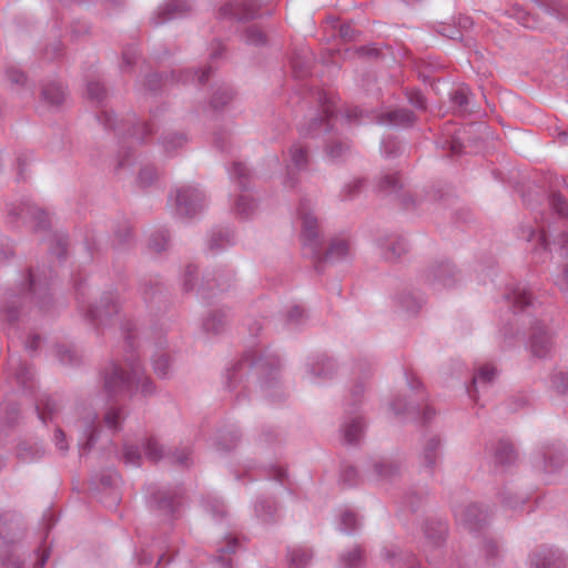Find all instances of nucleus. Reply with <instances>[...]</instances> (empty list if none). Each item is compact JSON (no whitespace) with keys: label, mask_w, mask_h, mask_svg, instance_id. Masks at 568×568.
I'll return each instance as SVG.
<instances>
[{"label":"nucleus","mask_w":568,"mask_h":568,"mask_svg":"<svg viewBox=\"0 0 568 568\" xmlns=\"http://www.w3.org/2000/svg\"><path fill=\"white\" fill-rule=\"evenodd\" d=\"M104 388L110 396L131 397L140 392L143 396L153 392V384L144 372L138 367H132L130 374L113 367L106 373L104 378Z\"/></svg>","instance_id":"7ed1b4c3"},{"label":"nucleus","mask_w":568,"mask_h":568,"mask_svg":"<svg viewBox=\"0 0 568 568\" xmlns=\"http://www.w3.org/2000/svg\"><path fill=\"white\" fill-rule=\"evenodd\" d=\"M292 70L296 78H304L310 72V63L306 59H301L297 54H295L291 59Z\"/></svg>","instance_id":"ea45409f"},{"label":"nucleus","mask_w":568,"mask_h":568,"mask_svg":"<svg viewBox=\"0 0 568 568\" xmlns=\"http://www.w3.org/2000/svg\"><path fill=\"white\" fill-rule=\"evenodd\" d=\"M439 446V439L432 438L427 443L425 450H424V460L427 466L432 467L435 465L436 458H437V448Z\"/></svg>","instance_id":"a19ab883"},{"label":"nucleus","mask_w":568,"mask_h":568,"mask_svg":"<svg viewBox=\"0 0 568 568\" xmlns=\"http://www.w3.org/2000/svg\"><path fill=\"white\" fill-rule=\"evenodd\" d=\"M297 215L302 222L301 242L303 254L314 262L317 270H320L322 262H338L351 257L352 247L346 237H335L326 250L323 248L318 221L312 212L310 201L302 200L300 202Z\"/></svg>","instance_id":"f257e3e1"},{"label":"nucleus","mask_w":568,"mask_h":568,"mask_svg":"<svg viewBox=\"0 0 568 568\" xmlns=\"http://www.w3.org/2000/svg\"><path fill=\"white\" fill-rule=\"evenodd\" d=\"M33 302L41 312H47L52 302L50 293V281L47 276L42 280L32 270L28 272V284L19 292L8 290L1 300V313L9 323L20 318L22 311L28 303Z\"/></svg>","instance_id":"f03ea898"},{"label":"nucleus","mask_w":568,"mask_h":568,"mask_svg":"<svg viewBox=\"0 0 568 568\" xmlns=\"http://www.w3.org/2000/svg\"><path fill=\"white\" fill-rule=\"evenodd\" d=\"M381 247L384 250L383 254L386 260L395 261L407 252V242L402 236L393 235L385 239Z\"/></svg>","instance_id":"f3484780"},{"label":"nucleus","mask_w":568,"mask_h":568,"mask_svg":"<svg viewBox=\"0 0 568 568\" xmlns=\"http://www.w3.org/2000/svg\"><path fill=\"white\" fill-rule=\"evenodd\" d=\"M144 452L145 456L152 462H158L163 456L162 446L153 438L148 439Z\"/></svg>","instance_id":"58836bf2"},{"label":"nucleus","mask_w":568,"mask_h":568,"mask_svg":"<svg viewBox=\"0 0 568 568\" xmlns=\"http://www.w3.org/2000/svg\"><path fill=\"white\" fill-rule=\"evenodd\" d=\"M186 136L184 134L170 133L162 138V145L168 154L183 148L186 144Z\"/></svg>","instance_id":"c756f323"},{"label":"nucleus","mask_w":568,"mask_h":568,"mask_svg":"<svg viewBox=\"0 0 568 568\" xmlns=\"http://www.w3.org/2000/svg\"><path fill=\"white\" fill-rule=\"evenodd\" d=\"M304 317V310L301 306L295 305L286 313V324L291 327H295L303 323Z\"/></svg>","instance_id":"79ce46f5"},{"label":"nucleus","mask_w":568,"mask_h":568,"mask_svg":"<svg viewBox=\"0 0 568 568\" xmlns=\"http://www.w3.org/2000/svg\"><path fill=\"white\" fill-rule=\"evenodd\" d=\"M152 365H153L155 373L159 376L164 377L168 375V372L171 366L170 357H155Z\"/></svg>","instance_id":"603ef678"},{"label":"nucleus","mask_w":568,"mask_h":568,"mask_svg":"<svg viewBox=\"0 0 568 568\" xmlns=\"http://www.w3.org/2000/svg\"><path fill=\"white\" fill-rule=\"evenodd\" d=\"M365 181L363 179H356L351 183L346 184L342 191L343 200L354 199L362 190Z\"/></svg>","instance_id":"37998d69"},{"label":"nucleus","mask_w":568,"mask_h":568,"mask_svg":"<svg viewBox=\"0 0 568 568\" xmlns=\"http://www.w3.org/2000/svg\"><path fill=\"white\" fill-rule=\"evenodd\" d=\"M97 118H98L99 122H101L103 124V126L105 129H118L115 126V119H114V115L112 112L102 110L101 112H99Z\"/></svg>","instance_id":"4d7b16f0"},{"label":"nucleus","mask_w":568,"mask_h":568,"mask_svg":"<svg viewBox=\"0 0 568 568\" xmlns=\"http://www.w3.org/2000/svg\"><path fill=\"white\" fill-rule=\"evenodd\" d=\"M362 560V550L358 547L352 549L347 555L342 556V561L346 567H356Z\"/></svg>","instance_id":"de8ad7c7"},{"label":"nucleus","mask_w":568,"mask_h":568,"mask_svg":"<svg viewBox=\"0 0 568 568\" xmlns=\"http://www.w3.org/2000/svg\"><path fill=\"white\" fill-rule=\"evenodd\" d=\"M454 276V266L449 262H442L427 272L425 281L434 288L450 287L455 283Z\"/></svg>","instance_id":"ddd939ff"},{"label":"nucleus","mask_w":568,"mask_h":568,"mask_svg":"<svg viewBox=\"0 0 568 568\" xmlns=\"http://www.w3.org/2000/svg\"><path fill=\"white\" fill-rule=\"evenodd\" d=\"M9 219L10 223H14L18 219H21L22 221H33L39 230H45L50 225L48 214L29 201L19 205L12 204L9 207Z\"/></svg>","instance_id":"6e6552de"},{"label":"nucleus","mask_w":568,"mask_h":568,"mask_svg":"<svg viewBox=\"0 0 568 568\" xmlns=\"http://www.w3.org/2000/svg\"><path fill=\"white\" fill-rule=\"evenodd\" d=\"M557 2L555 0H544L539 3V8L544 13L554 16L557 10Z\"/></svg>","instance_id":"69168bd1"},{"label":"nucleus","mask_w":568,"mask_h":568,"mask_svg":"<svg viewBox=\"0 0 568 568\" xmlns=\"http://www.w3.org/2000/svg\"><path fill=\"white\" fill-rule=\"evenodd\" d=\"M42 98L51 105H60L65 100V92L60 83L50 82L42 87Z\"/></svg>","instance_id":"412c9836"},{"label":"nucleus","mask_w":568,"mask_h":568,"mask_svg":"<svg viewBox=\"0 0 568 568\" xmlns=\"http://www.w3.org/2000/svg\"><path fill=\"white\" fill-rule=\"evenodd\" d=\"M54 440H55V445L57 447L64 452L67 450L68 446L65 445V436H64V433L59 428L55 430L54 433Z\"/></svg>","instance_id":"774afa93"},{"label":"nucleus","mask_w":568,"mask_h":568,"mask_svg":"<svg viewBox=\"0 0 568 568\" xmlns=\"http://www.w3.org/2000/svg\"><path fill=\"white\" fill-rule=\"evenodd\" d=\"M88 99L97 104H102L106 99V90L99 81H89L87 84Z\"/></svg>","instance_id":"2f4dec72"},{"label":"nucleus","mask_w":568,"mask_h":568,"mask_svg":"<svg viewBox=\"0 0 568 568\" xmlns=\"http://www.w3.org/2000/svg\"><path fill=\"white\" fill-rule=\"evenodd\" d=\"M556 285L562 292H568V264L565 266L562 274L556 280Z\"/></svg>","instance_id":"338daca9"},{"label":"nucleus","mask_w":568,"mask_h":568,"mask_svg":"<svg viewBox=\"0 0 568 568\" xmlns=\"http://www.w3.org/2000/svg\"><path fill=\"white\" fill-rule=\"evenodd\" d=\"M255 207V201L248 195H240L235 202V213L243 219L248 217Z\"/></svg>","instance_id":"7c9ffc66"},{"label":"nucleus","mask_w":568,"mask_h":568,"mask_svg":"<svg viewBox=\"0 0 568 568\" xmlns=\"http://www.w3.org/2000/svg\"><path fill=\"white\" fill-rule=\"evenodd\" d=\"M555 333L544 322L534 323L528 337L527 346L532 355H547L555 351Z\"/></svg>","instance_id":"423d86ee"},{"label":"nucleus","mask_w":568,"mask_h":568,"mask_svg":"<svg viewBox=\"0 0 568 568\" xmlns=\"http://www.w3.org/2000/svg\"><path fill=\"white\" fill-rule=\"evenodd\" d=\"M364 429L362 418L356 417L352 423L344 426L343 434L344 440L347 444H354L359 440Z\"/></svg>","instance_id":"cd10ccee"},{"label":"nucleus","mask_w":568,"mask_h":568,"mask_svg":"<svg viewBox=\"0 0 568 568\" xmlns=\"http://www.w3.org/2000/svg\"><path fill=\"white\" fill-rule=\"evenodd\" d=\"M156 179V170L153 166L141 169L138 181L141 186H149Z\"/></svg>","instance_id":"49530a36"},{"label":"nucleus","mask_w":568,"mask_h":568,"mask_svg":"<svg viewBox=\"0 0 568 568\" xmlns=\"http://www.w3.org/2000/svg\"><path fill=\"white\" fill-rule=\"evenodd\" d=\"M260 4L257 0H234L219 9V19L252 20L258 16Z\"/></svg>","instance_id":"0eeeda50"},{"label":"nucleus","mask_w":568,"mask_h":568,"mask_svg":"<svg viewBox=\"0 0 568 568\" xmlns=\"http://www.w3.org/2000/svg\"><path fill=\"white\" fill-rule=\"evenodd\" d=\"M24 351L29 353H33L39 351L41 344V337L38 334H32L26 337L23 341Z\"/></svg>","instance_id":"6e6d98bb"},{"label":"nucleus","mask_w":568,"mask_h":568,"mask_svg":"<svg viewBox=\"0 0 568 568\" xmlns=\"http://www.w3.org/2000/svg\"><path fill=\"white\" fill-rule=\"evenodd\" d=\"M402 189L400 179L397 173L385 174L381 178L378 183V190L386 193H396Z\"/></svg>","instance_id":"72a5a7b5"},{"label":"nucleus","mask_w":568,"mask_h":568,"mask_svg":"<svg viewBox=\"0 0 568 568\" xmlns=\"http://www.w3.org/2000/svg\"><path fill=\"white\" fill-rule=\"evenodd\" d=\"M245 41L256 47L264 45L266 43V36L256 26H251L245 31Z\"/></svg>","instance_id":"4c0bfd02"},{"label":"nucleus","mask_w":568,"mask_h":568,"mask_svg":"<svg viewBox=\"0 0 568 568\" xmlns=\"http://www.w3.org/2000/svg\"><path fill=\"white\" fill-rule=\"evenodd\" d=\"M523 237H525L527 241H537V246L535 248V253H538L540 251L547 252L549 250V241H548V231L545 227V225H538L537 229H528L523 230Z\"/></svg>","instance_id":"6ab92c4d"},{"label":"nucleus","mask_w":568,"mask_h":568,"mask_svg":"<svg viewBox=\"0 0 568 568\" xmlns=\"http://www.w3.org/2000/svg\"><path fill=\"white\" fill-rule=\"evenodd\" d=\"M6 74H7L8 80L12 83L20 84V83H24V81H26V74L21 70L16 69V68H9L6 72Z\"/></svg>","instance_id":"0e129e2a"},{"label":"nucleus","mask_w":568,"mask_h":568,"mask_svg":"<svg viewBox=\"0 0 568 568\" xmlns=\"http://www.w3.org/2000/svg\"><path fill=\"white\" fill-rule=\"evenodd\" d=\"M196 273V267L193 265H187L184 280H183V288L185 292L192 291L194 288V284L192 283L194 275Z\"/></svg>","instance_id":"bf43d9fd"},{"label":"nucleus","mask_w":568,"mask_h":568,"mask_svg":"<svg viewBox=\"0 0 568 568\" xmlns=\"http://www.w3.org/2000/svg\"><path fill=\"white\" fill-rule=\"evenodd\" d=\"M211 73L212 67H207L204 70H202L201 74H197V72H192L190 70H180L179 72L172 71L170 79L169 77H165L164 80L162 74L153 73L148 77L146 85L149 90H156L161 87L162 83L165 85L169 81L184 83L187 82L190 79L194 80L195 78L197 79V82L200 84H204L209 80Z\"/></svg>","instance_id":"1a4fd4ad"},{"label":"nucleus","mask_w":568,"mask_h":568,"mask_svg":"<svg viewBox=\"0 0 568 568\" xmlns=\"http://www.w3.org/2000/svg\"><path fill=\"white\" fill-rule=\"evenodd\" d=\"M53 240L55 242V246L51 248L52 253L57 255L59 260L64 258L67 254V237L63 235H54Z\"/></svg>","instance_id":"8fccbe9b"},{"label":"nucleus","mask_w":568,"mask_h":568,"mask_svg":"<svg viewBox=\"0 0 568 568\" xmlns=\"http://www.w3.org/2000/svg\"><path fill=\"white\" fill-rule=\"evenodd\" d=\"M226 287H227V285H225L224 283H221L220 281H217L215 278H210L209 275H205L203 277V284L200 287V292H201L202 296L205 297L206 291H214L215 288H217L219 291H224Z\"/></svg>","instance_id":"a18cd8bd"},{"label":"nucleus","mask_w":568,"mask_h":568,"mask_svg":"<svg viewBox=\"0 0 568 568\" xmlns=\"http://www.w3.org/2000/svg\"><path fill=\"white\" fill-rule=\"evenodd\" d=\"M230 176L235 181L242 190L248 187L251 181V174L248 169L241 162H234L231 170Z\"/></svg>","instance_id":"b1692460"},{"label":"nucleus","mask_w":568,"mask_h":568,"mask_svg":"<svg viewBox=\"0 0 568 568\" xmlns=\"http://www.w3.org/2000/svg\"><path fill=\"white\" fill-rule=\"evenodd\" d=\"M119 312V304L113 293H105L98 305L90 306L85 312V317L92 324H102L109 317Z\"/></svg>","instance_id":"9d476101"},{"label":"nucleus","mask_w":568,"mask_h":568,"mask_svg":"<svg viewBox=\"0 0 568 568\" xmlns=\"http://www.w3.org/2000/svg\"><path fill=\"white\" fill-rule=\"evenodd\" d=\"M325 152L331 161H343L349 153V144L341 140H332L326 144Z\"/></svg>","instance_id":"4be33fe9"},{"label":"nucleus","mask_w":568,"mask_h":568,"mask_svg":"<svg viewBox=\"0 0 568 568\" xmlns=\"http://www.w3.org/2000/svg\"><path fill=\"white\" fill-rule=\"evenodd\" d=\"M231 244H233V236L227 231H219L212 234L209 241V248L215 251Z\"/></svg>","instance_id":"e433bc0d"},{"label":"nucleus","mask_w":568,"mask_h":568,"mask_svg":"<svg viewBox=\"0 0 568 568\" xmlns=\"http://www.w3.org/2000/svg\"><path fill=\"white\" fill-rule=\"evenodd\" d=\"M169 241L170 237L168 231L161 230L151 235L149 240V247L156 253H161L166 250Z\"/></svg>","instance_id":"473e14b6"},{"label":"nucleus","mask_w":568,"mask_h":568,"mask_svg":"<svg viewBox=\"0 0 568 568\" xmlns=\"http://www.w3.org/2000/svg\"><path fill=\"white\" fill-rule=\"evenodd\" d=\"M397 303L406 312L417 313L423 305V300L413 292H404L397 296Z\"/></svg>","instance_id":"a878e982"},{"label":"nucleus","mask_w":568,"mask_h":568,"mask_svg":"<svg viewBox=\"0 0 568 568\" xmlns=\"http://www.w3.org/2000/svg\"><path fill=\"white\" fill-rule=\"evenodd\" d=\"M511 17H514L523 27L527 29L537 30L541 28V23L538 17L524 10L520 7H514L511 9Z\"/></svg>","instance_id":"5701e85b"},{"label":"nucleus","mask_w":568,"mask_h":568,"mask_svg":"<svg viewBox=\"0 0 568 568\" xmlns=\"http://www.w3.org/2000/svg\"><path fill=\"white\" fill-rule=\"evenodd\" d=\"M205 206L203 192L191 185L181 186L175 192V211L180 216L192 217Z\"/></svg>","instance_id":"39448f33"},{"label":"nucleus","mask_w":568,"mask_h":568,"mask_svg":"<svg viewBox=\"0 0 568 568\" xmlns=\"http://www.w3.org/2000/svg\"><path fill=\"white\" fill-rule=\"evenodd\" d=\"M534 568H566V559L552 549H545L534 554L531 558Z\"/></svg>","instance_id":"4468645a"},{"label":"nucleus","mask_w":568,"mask_h":568,"mask_svg":"<svg viewBox=\"0 0 568 568\" xmlns=\"http://www.w3.org/2000/svg\"><path fill=\"white\" fill-rule=\"evenodd\" d=\"M399 149V142L395 138L388 136L382 141V152L386 158L396 156Z\"/></svg>","instance_id":"c03bdc74"},{"label":"nucleus","mask_w":568,"mask_h":568,"mask_svg":"<svg viewBox=\"0 0 568 568\" xmlns=\"http://www.w3.org/2000/svg\"><path fill=\"white\" fill-rule=\"evenodd\" d=\"M290 568H304L312 558V554L302 548L290 551Z\"/></svg>","instance_id":"c9c22d12"},{"label":"nucleus","mask_w":568,"mask_h":568,"mask_svg":"<svg viewBox=\"0 0 568 568\" xmlns=\"http://www.w3.org/2000/svg\"><path fill=\"white\" fill-rule=\"evenodd\" d=\"M452 101L455 105L460 109H465L468 105V90L467 88H459L452 94Z\"/></svg>","instance_id":"3c124183"},{"label":"nucleus","mask_w":568,"mask_h":568,"mask_svg":"<svg viewBox=\"0 0 568 568\" xmlns=\"http://www.w3.org/2000/svg\"><path fill=\"white\" fill-rule=\"evenodd\" d=\"M226 323V315L221 311H214L203 320L202 326L206 333L219 334L224 331Z\"/></svg>","instance_id":"aec40b11"},{"label":"nucleus","mask_w":568,"mask_h":568,"mask_svg":"<svg viewBox=\"0 0 568 568\" xmlns=\"http://www.w3.org/2000/svg\"><path fill=\"white\" fill-rule=\"evenodd\" d=\"M123 458L126 464L139 465L141 460V455L138 449L133 446H125Z\"/></svg>","instance_id":"5fc2aeb1"},{"label":"nucleus","mask_w":568,"mask_h":568,"mask_svg":"<svg viewBox=\"0 0 568 568\" xmlns=\"http://www.w3.org/2000/svg\"><path fill=\"white\" fill-rule=\"evenodd\" d=\"M311 97L317 103L321 112L310 119L308 125H302L300 132L305 136H317L321 132H328L332 129L335 102L333 97L322 89L312 90Z\"/></svg>","instance_id":"20e7f679"},{"label":"nucleus","mask_w":568,"mask_h":568,"mask_svg":"<svg viewBox=\"0 0 568 568\" xmlns=\"http://www.w3.org/2000/svg\"><path fill=\"white\" fill-rule=\"evenodd\" d=\"M121 419V412L119 409H110L106 412L104 420L110 428H118Z\"/></svg>","instance_id":"052dcab7"},{"label":"nucleus","mask_w":568,"mask_h":568,"mask_svg":"<svg viewBox=\"0 0 568 568\" xmlns=\"http://www.w3.org/2000/svg\"><path fill=\"white\" fill-rule=\"evenodd\" d=\"M290 163L286 164L287 180L286 184L294 187L295 182L293 179V171H302L307 168L308 164V149L302 143H294L288 150Z\"/></svg>","instance_id":"f8f14e48"},{"label":"nucleus","mask_w":568,"mask_h":568,"mask_svg":"<svg viewBox=\"0 0 568 568\" xmlns=\"http://www.w3.org/2000/svg\"><path fill=\"white\" fill-rule=\"evenodd\" d=\"M549 204L552 211L560 217L568 219V202L558 192H551L549 195Z\"/></svg>","instance_id":"f704fd0d"},{"label":"nucleus","mask_w":568,"mask_h":568,"mask_svg":"<svg viewBox=\"0 0 568 568\" xmlns=\"http://www.w3.org/2000/svg\"><path fill=\"white\" fill-rule=\"evenodd\" d=\"M407 99L412 105L418 110L426 109V99L423 93L418 90H412L407 93Z\"/></svg>","instance_id":"864d4df0"},{"label":"nucleus","mask_w":568,"mask_h":568,"mask_svg":"<svg viewBox=\"0 0 568 568\" xmlns=\"http://www.w3.org/2000/svg\"><path fill=\"white\" fill-rule=\"evenodd\" d=\"M338 34L344 41H353L356 37V30L351 23H342L338 28Z\"/></svg>","instance_id":"13d9d810"},{"label":"nucleus","mask_w":568,"mask_h":568,"mask_svg":"<svg viewBox=\"0 0 568 568\" xmlns=\"http://www.w3.org/2000/svg\"><path fill=\"white\" fill-rule=\"evenodd\" d=\"M191 11V6L185 0H171L159 7L152 21L155 26L163 24L170 20L181 18Z\"/></svg>","instance_id":"9b49d317"},{"label":"nucleus","mask_w":568,"mask_h":568,"mask_svg":"<svg viewBox=\"0 0 568 568\" xmlns=\"http://www.w3.org/2000/svg\"><path fill=\"white\" fill-rule=\"evenodd\" d=\"M342 525H343V530L345 532H348L353 529H355L356 527V516L351 513V511H346L342 515Z\"/></svg>","instance_id":"680f3d73"},{"label":"nucleus","mask_w":568,"mask_h":568,"mask_svg":"<svg viewBox=\"0 0 568 568\" xmlns=\"http://www.w3.org/2000/svg\"><path fill=\"white\" fill-rule=\"evenodd\" d=\"M415 114L408 109H394L381 114L378 122L387 125L410 126L414 124Z\"/></svg>","instance_id":"dca6fc26"},{"label":"nucleus","mask_w":568,"mask_h":568,"mask_svg":"<svg viewBox=\"0 0 568 568\" xmlns=\"http://www.w3.org/2000/svg\"><path fill=\"white\" fill-rule=\"evenodd\" d=\"M497 376V369L494 365L487 364L479 368L477 374L474 375L471 385L467 388L468 395L474 399L477 400V384H487L495 379Z\"/></svg>","instance_id":"a211bd4d"},{"label":"nucleus","mask_w":568,"mask_h":568,"mask_svg":"<svg viewBox=\"0 0 568 568\" xmlns=\"http://www.w3.org/2000/svg\"><path fill=\"white\" fill-rule=\"evenodd\" d=\"M233 97V89L229 85H222L214 91L210 104L214 110H220L225 106Z\"/></svg>","instance_id":"393cba45"},{"label":"nucleus","mask_w":568,"mask_h":568,"mask_svg":"<svg viewBox=\"0 0 568 568\" xmlns=\"http://www.w3.org/2000/svg\"><path fill=\"white\" fill-rule=\"evenodd\" d=\"M506 300L514 308V313L524 312L532 305L530 291L519 284L506 294Z\"/></svg>","instance_id":"2eb2a0df"},{"label":"nucleus","mask_w":568,"mask_h":568,"mask_svg":"<svg viewBox=\"0 0 568 568\" xmlns=\"http://www.w3.org/2000/svg\"><path fill=\"white\" fill-rule=\"evenodd\" d=\"M138 55H139V52H138V48L135 45L132 44V45L124 48L123 52H122V61H123L122 68L124 69L125 67H131L132 64H134L135 60L138 59Z\"/></svg>","instance_id":"09e8293b"},{"label":"nucleus","mask_w":568,"mask_h":568,"mask_svg":"<svg viewBox=\"0 0 568 568\" xmlns=\"http://www.w3.org/2000/svg\"><path fill=\"white\" fill-rule=\"evenodd\" d=\"M129 136L135 140L136 142L142 143L145 139L153 133V123L152 122H136L132 123L128 129Z\"/></svg>","instance_id":"bb28decb"},{"label":"nucleus","mask_w":568,"mask_h":568,"mask_svg":"<svg viewBox=\"0 0 568 568\" xmlns=\"http://www.w3.org/2000/svg\"><path fill=\"white\" fill-rule=\"evenodd\" d=\"M33 154L31 152H22L18 155L17 162H18V176L20 179H24L23 170L24 165L32 160Z\"/></svg>","instance_id":"e2e57ef3"},{"label":"nucleus","mask_w":568,"mask_h":568,"mask_svg":"<svg viewBox=\"0 0 568 568\" xmlns=\"http://www.w3.org/2000/svg\"><path fill=\"white\" fill-rule=\"evenodd\" d=\"M37 410L40 419L45 423L48 419L52 418L55 412H58V404L54 398L44 396L37 404Z\"/></svg>","instance_id":"c85d7f7f"}]
</instances>
